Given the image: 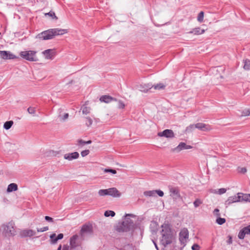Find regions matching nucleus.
<instances>
[{
  "instance_id": "nucleus-15",
  "label": "nucleus",
  "mask_w": 250,
  "mask_h": 250,
  "mask_svg": "<svg viewBox=\"0 0 250 250\" xmlns=\"http://www.w3.org/2000/svg\"><path fill=\"white\" fill-rule=\"evenodd\" d=\"M108 195L113 197H119L121 195L120 191L115 188H109L108 189Z\"/></svg>"
},
{
  "instance_id": "nucleus-46",
  "label": "nucleus",
  "mask_w": 250,
  "mask_h": 250,
  "mask_svg": "<svg viewBox=\"0 0 250 250\" xmlns=\"http://www.w3.org/2000/svg\"><path fill=\"white\" fill-rule=\"evenodd\" d=\"M238 172L244 174L247 172V169L245 167H239L238 168Z\"/></svg>"
},
{
  "instance_id": "nucleus-38",
  "label": "nucleus",
  "mask_w": 250,
  "mask_h": 250,
  "mask_svg": "<svg viewBox=\"0 0 250 250\" xmlns=\"http://www.w3.org/2000/svg\"><path fill=\"white\" fill-rule=\"evenodd\" d=\"M216 223L219 225H222L226 222V219L225 218H221L219 217L216 219Z\"/></svg>"
},
{
  "instance_id": "nucleus-16",
  "label": "nucleus",
  "mask_w": 250,
  "mask_h": 250,
  "mask_svg": "<svg viewBox=\"0 0 250 250\" xmlns=\"http://www.w3.org/2000/svg\"><path fill=\"white\" fill-rule=\"evenodd\" d=\"M79 154L77 152H74L71 153H67L64 155V158L69 161L77 159L79 157Z\"/></svg>"
},
{
  "instance_id": "nucleus-59",
  "label": "nucleus",
  "mask_w": 250,
  "mask_h": 250,
  "mask_svg": "<svg viewBox=\"0 0 250 250\" xmlns=\"http://www.w3.org/2000/svg\"><path fill=\"white\" fill-rule=\"evenodd\" d=\"M62 250H66V249H64V248H63V249H62Z\"/></svg>"
},
{
  "instance_id": "nucleus-54",
  "label": "nucleus",
  "mask_w": 250,
  "mask_h": 250,
  "mask_svg": "<svg viewBox=\"0 0 250 250\" xmlns=\"http://www.w3.org/2000/svg\"><path fill=\"white\" fill-rule=\"evenodd\" d=\"M152 242H153L154 245H155V247L156 249H157V250H159L158 247L156 244V241L152 240Z\"/></svg>"
},
{
  "instance_id": "nucleus-29",
  "label": "nucleus",
  "mask_w": 250,
  "mask_h": 250,
  "mask_svg": "<svg viewBox=\"0 0 250 250\" xmlns=\"http://www.w3.org/2000/svg\"><path fill=\"white\" fill-rule=\"evenodd\" d=\"M13 121H6L3 125V128L6 130L9 129L13 125Z\"/></svg>"
},
{
  "instance_id": "nucleus-36",
  "label": "nucleus",
  "mask_w": 250,
  "mask_h": 250,
  "mask_svg": "<svg viewBox=\"0 0 250 250\" xmlns=\"http://www.w3.org/2000/svg\"><path fill=\"white\" fill-rule=\"evenodd\" d=\"M196 128V124L190 125H189L186 128V132L187 133H189V132L192 131V130H193L194 129H195Z\"/></svg>"
},
{
  "instance_id": "nucleus-25",
  "label": "nucleus",
  "mask_w": 250,
  "mask_h": 250,
  "mask_svg": "<svg viewBox=\"0 0 250 250\" xmlns=\"http://www.w3.org/2000/svg\"><path fill=\"white\" fill-rule=\"evenodd\" d=\"M78 238V236L76 234L73 235L72 237L70 238V244L72 247H76V240Z\"/></svg>"
},
{
  "instance_id": "nucleus-19",
  "label": "nucleus",
  "mask_w": 250,
  "mask_h": 250,
  "mask_svg": "<svg viewBox=\"0 0 250 250\" xmlns=\"http://www.w3.org/2000/svg\"><path fill=\"white\" fill-rule=\"evenodd\" d=\"M100 100L101 102L105 103H109L112 101H116V99L108 95L102 96L101 97Z\"/></svg>"
},
{
  "instance_id": "nucleus-24",
  "label": "nucleus",
  "mask_w": 250,
  "mask_h": 250,
  "mask_svg": "<svg viewBox=\"0 0 250 250\" xmlns=\"http://www.w3.org/2000/svg\"><path fill=\"white\" fill-rule=\"evenodd\" d=\"M244 66L243 68L245 70H250V60L248 59L243 60Z\"/></svg>"
},
{
  "instance_id": "nucleus-30",
  "label": "nucleus",
  "mask_w": 250,
  "mask_h": 250,
  "mask_svg": "<svg viewBox=\"0 0 250 250\" xmlns=\"http://www.w3.org/2000/svg\"><path fill=\"white\" fill-rule=\"evenodd\" d=\"M242 201H247L250 202V194H244L242 193Z\"/></svg>"
},
{
  "instance_id": "nucleus-7",
  "label": "nucleus",
  "mask_w": 250,
  "mask_h": 250,
  "mask_svg": "<svg viewBox=\"0 0 250 250\" xmlns=\"http://www.w3.org/2000/svg\"><path fill=\"white\" fill-rule=\"evenodd\" d=\"M242 193H238L237 195L230 196L228 198L227 200L225 202L226 206H229L232 203L242 202Z\"/></svg>"
},
{
  "instance_id": "nucleus-39",
  "label": "nucleus",
  "mask_w": 250,
  "mask_h": 250,
  "mask_svg": "<svg viewBox=\"0 0 250 250\" xmlns=\"http://www.w3.org/2000/svg\"><path fill=\"white\" fill-rule=\"evenodd\" d=\"M202 204V201L199 199H196L193 202L194 206L195 208L198 207Z\"/></svg>"
},
{
  "instance_id": "nucleus-23",
  "label": "nucleus",
  "mask_w": 250,
  "mask_h": 250,
  "mask_svg": "<svg viewBox=\"0 0 250 250\" xmlns=\"http://www.w3.org/2000/svg\"><path fill=\"white\" fill-rule=\"evenodd\" d=\"M42 53L47 59H51L52 58L53 50L51 49H47L44 50Z\"/></svg>"
},
{
  "instance_id": "nucleus-56",
  "label": "nucleus",
  "mask_w": 250,
  "mask_h": 250,
  "mask_svg": "<svg viewBox=\"0 0 250 250\" xmlns=\"http://www.w3.org/2000/svg\"><path fill=\"white\" fill-rule=\"evenodd\" d=\"M127 216H135L132 214H126L125 215V217H126Z\"/></svg>"
},
{
  "instance_id": "nucleus-28",
  "label": "nucleus",
  "mask_w": 250,
  "mask_h": 250,
  "mask_svg": "<svg viewBox=\"0 0 250 250\" xmlns=\"http://www.w3.org/2000/svg\"><path fill=\"white\" fill-rule=\"evenodd\" d=\"M124 223H125V225L128 227V228L130 229L131 227L133 226V221L129 218H125V221H123Z\"/></svg>"
},
{
  "instance_id": "nucleus-2",
  "label": "nucleus",
  "mask_w": 250,
  "mask_h": 250,
  "mask_svg": "<svg viewBox=\"0 0 250 250\" xmlns=\"http://www.w3.org/2000/svg\"><path fill=\"white\" fill-rule=\"evenodd\" d=\"M162 238L160 239V242L162 245L164 247H166L167 245L172 243L173 235L171 229L168 225H162Z\"/></svg>"
},
{
  "instance_id": "nucleus-57",
  "label": "nucleus",
  "mask_w": 250,
  "mask_h": 250,
  "mask_svg": "<svg viewBox=\"0 0 250 250\" xmlns=\"http://www.w3.org/2000/svg\"><path fill=\"white\" fill-rule=\"evenodd\" d=\"M62 249V246L60 245L59 247L57 249V250H61Z\"/></svg>"
},
{
  "instance_id": "nucleus-8",
  "label": "nucleus",
  "mask_w": 250,
  "mask_h": 250,
  "mask_svg": "<svg viewBox=\"0 0 250 250\" xmlns=\"http://www.w3.org/2000/svg\"><path fill=\"white\" fill-rule=\"evenodd\" d=\"M18 57L12 54L10 51H0V58L4 60L14 59Z\"/></svg>"
},
{
  "instance_id": "nucleus-12",
  "label": "nucleus",
  "mask_w": 250,
  "mask_h": 250,
  "mask_svg": "<svg viewBox=\"0 0 250 250\" xmlns=\"http://www.w3.org/2000/svg\"><path fill=\"white\" fill-rule=\"evenodd\" d=\"M153 88V85L150 83H144L137 86V89L141 92H147L149 89Z\"/></svg>"
},
{
  "instance_id": "nucleus-49",
  "label": "nucleus",
  "mask_w": 250,
  "mask_h": 250,
  "mask_svg": "<svg viewBox=\"0 0 250 250\" xmlns=\"http://www.w3.org/2000/svg\"><path fill=\"white\" fill-rule=\"evenodd\" d=\"M125 106V104L121 101H119L118 102V107L119 108H124Z\"/></svg>"
},
{
  "instance_id": "nucleus-50",
  "label": "nucleus",
  "mask_w": 250,
  "mask_h": 250,
  "mask_svg": "<svg viewBox=\"0 0 250 250\" xmlns=\"http://www.w3.org/2000/svg\"><path fill=\"white\" fill-rule=\"evenodd\" d=\"M192 250H199L200 247L197 244H194L191 247Z\"/></svg>"
},
{
  "instance_id": "nucleus-18",
  "label": "nucleus",
  "mask_w": 250,
  "mask_h": 250,
  "mask_svg": "<svg viewBox=\"0 0 250 250\" xmlns=\"http://www.w3.org/2000/svg\"><path fill=\"white\" fill-rule=\"evenodd\" d=\"M35 234L36 232L32 229H24L21 232V235L23 237H31Z\"/></svg>"
},
{
  "instance_id": "nucleus-44",
  "label": "nucleus",
  "mask_w": 250,
  "mask_h": 250,
  "mask_svg": "<svg viewBox=\"0 0 250 250\" xmlns=\"http://www.w3.org/2000/svg\"><path fill=\"white\" fill-rule=\"evenodd\" d=\"M45 15V16L48 15V16L52 17L53 19H58L57 17L56 16L55 13L53 12H52V11H50L47 13H46Z\"/></svg>"
},
{
  "instance_id": "nucleus-47",
  "label": "nucleus",
  "mask_w": 250,
  "mask_h": 250,
  "mask_svg": "<svg viewBox=\"0 0 250 250\" xmlns=\"http://www.w3.org/2000/svg\"><path fill=\"white\" fill-rule=\"evenodd\" d=\"M49 229L48 227H44L40 229H37L38 232H43L48 230Z\"/></svg>"
},
{
  "instance_id": "nucleus-14",
  "label": "nucleus",
  "mask_w": 250,
  "mask_h": 250,
  "mask_svg": "<svg viewBox=\"0 0 250 250\" xmlns=\"http://www.w3.org/2000/svg\"><path fill=\"white\" fill-rule=\"evenodd\" d=\"M125 223L123 222L119 223L116 227V230L119 232L129 231L130 229L125 225Z\"/></svg>"
},
{
  "instance_id": "nucleus-22",
  "label": "nucleus",
  "mask_w": 250,
  "mask_h": 250,
  "mask_svg": "<svg viewBox=\"0 0 250 250\" xmlns=\"http://www.w3.org/2000/svg\"><path fill=\"white\" fill-rule=\"evenodd\" d=\"M18 189V186L16 184L11 183L8 186L7 191L11 192L12 191H16Z\"/></svg>"
},
{
  "instance_id": "nucleus-45",
  "label": "nucleus",
  "mask_w": 250,
  "mask_h": 250,
  "mask_svg": "<svg viewBox=\"0 0 250 250\" xmlns=\"http://www.w3.org/2000/svg\"><path fill=\"white\" fill-rule=\"evenodd\" d=\"M104 172H106V173L110 172L114 174H115L117 173V171L116 170L113 169H110V168H105L104 169Z\"/></svg>"
},
{
  "instance_id": "nucleus-21",
  "label": "nucleus",
  "mask_w": 250,
  "mask_h": 250,
  "mask_svg": "<svg viewBox=\"0 0 250 250\" xmlns=\"http://www.w3.org/2000/svg\"><path fill=\"white\" fill-rule=\"evenodd\" d=\"M205 32L204 29H202L200 27H196L193 29L191 31L188 32V34H193L194 35H201Z\"/></svg>"
},
{
  "instance_id": "nucleus-27",
  "label": "nucleus",
  "mask_w": 250,
  "mask_h": 250,
  "mask_svg": "<svg viewBox=\"0 0 250 250\" xmlns=\"http://www.w3.org/2000/svg\"><path fill=\"white\" fill-rule=\"evenodd\" d=\"M144 194L146 197H154L156 196V190L145 191Z\"/></svg>"
},
{
  "instance_id": "nucleus-51",
  "label": "nucleus",
  "mask_w": 250,
  "mask_h": 250,
  "mask_svg": "<svg viewBox=\"0 0 250 250\" xmlns=\"http://www.w3.org/2000/svg\"><path fill=\"white\" fill-rule=\"evenodd\" d=\"M156 194H157L160 197L164 196V192L161 190H156Z\"/></svg>"
},
{
  "instance_id": "nucleus-55",
  "label": "nucleus",
  "mask_w": 250,
  "mask_h": 250,
  "mask_svg": "<svg viewBox=\"0 0 250 250\" xmlns=\"http://www.w3.org/2000/svg\"><path fill=\"white\" fill-rule=\"evenodd\" d=\"M228 243L230 244H231L232 243V239H231V237H229V240L228 241Z\"/></svg>"
},
{
  "instance_id": "nucleus-33",
  "label": "nucleus",
  "mask_w": 250,
  "mask_h": 250,
  "mask_svg": "<svg viewBox=\"0 0 250 250\" xmlns=\"http://www.w3.org/2000/svg\"><path fill=\"white\" fill-rule=\"evenodd\" d=\"M92 143L91 140H89L87 141H84L82 139H79L78 140V145L83 146L86 144H90Z\"/></svg>"
},
{
  "instance_id": "nucleus-31",
  "label": "nucleus",
  "mask_w": 250,
  "mask_h": 250,
  "mask_svg": "<svg viewBox=\"0 0 250 250\" xmlns=\"http://www.w3.org/2000/svg\"><path fill=\"white\" fill-rule=\"evenodd\" d=\"M226 192V189L224 188H220L218 191L215 189H212L211 192L214 193H218L220 195L225 193Z\"/></svg>"
},
{
  "instance_id": "nucleus-37",
  "label": "nucleus",
  "mask_w": 250,
  "mask_h": 250,
  "mask_svg": "<svg viewBox=\"0 0 250 250\" xmlns=\"http://www.w3.org/2000/svg\"><path fill=\"white\" fill-rule=\"evenodd\" d=\"M204 12L203 11H201L197 17V20L199 22H202L203 21L204 19Z\"/></svg>"
},
{
  "instance_id": "nucleus-53",
  "label": "nucleus",
  "mask_w": 250,
  "mask_h": 250,
  "mask_svg": "<svg viewBox=\"0 0 250 250\" xmlns=\"http://www.w3.org/2000/svg\"><path fill=\"white\" fill-rule=\"evenodd\" d=\"M214 214L217 217H219L220 216V214L219 213V210L218 208H215L214 210Z\"/></svg>"
},
{
  "instance_id": "nucleus-42",
  "label": "nucleus",
  "mask_w": 250,
  "mask_h": 250,
  "mask_svg": "<svg viewBox=\"0 0 250 250\" xmlns=\"http://www.w3.org/2000/svg\"><path fill=\"white\" fill-rule=\"evenodd\" d=\"M28 112L32 115H34L36 112V109L35 107H29L27 109Z\"/></svg>"
},
{
  "instance_id": "nucleus-1",
  "label": "nucleus",
  "mask_w": 250,
  "mask_h": 250,
  "mask_svg": "<svg viewBox=\"0 0 250 250\" xmlns=\"http://www.w3.org/2000/svg\"><path fill=\"white\" fill-rule=\"evenodd\" d=\"M67 32L66 29L59 28L49 29L38 34L36 36V38L41 40H48L52 39L56 36L62 35Z\"/></svg>"
},
{
  "instance_id": "nucleus-9",
  "label": "nucleus",
  "mask_w": 250,
  "mask_h": 250,
  "mask_svg": "<svg viewBox=\"0 0 250 250\" xmlns=\"http://www.w3.org/2000/svg\"><path fill=\"white\" fill-rule=\"evenodd\" d=\"M168 188L170 192V195L173 199H177L180 196L179 190L178 188L169 186L168 187Z\"/></svg>"
},
{
  "instance_id": "nucleus-13",
  "label": "nucleus",
  "mask_w": 250,
  "mask_h": 250,
  "mask_svg": "<svg viewBox=\"0 0 250 250\" xmlns=\"http://www.w3.org/2000/svg\"><path fill=\"white\" fill-rule=\"evenodd\" d=\"M246 234H250V225L240 230L238 237L240 239H243Z\"/></svg>"
},
{
  "instance_id": "nucleus-11",
  "label": "nucleus",
  "mask_w": 250,
  "mask_h": 250,
  "mask_svg": "<svg viewBox=\"0 0 250 250\" xmlns=\"http://www.w3.org/2000/svg\"><path fill=\"white\" fill-rule=\"evenodd\" d=\"M158 135L160 137L172 138L174 137V132L170 129H165L162 132H159Z\"/></svg>"
},
{
  "instance_id": "nucleus-32",
  "label": "nucleus",
  "mask_w": 250,
  "mask_h": 250,
  "mask_svg": "<svg viewBox=\"0 0 250 250\" xmlns=\"http://www.w3.org/2000/svg\"><path fill=\"white\" fill-rule=\"evenodd\" d=\"M81 109L83 114H87L90 113V108L86 106H83Z\"/></svg>"
},
{
  "instance_id": "nucleus-20",
  "label": "nucleus",
  "mask_w": 250,
  "mask_h": 250,
  "mask_svg": "<svg viewBox=\"0 0 250 250\" xmlns=\"http://www.w3.org/2000/svg\"><path fill=\"white\" fill-rule=\"evenodd\" d=\"M56 237V234L53 233L50 236L51 241L52 244H56L59 240H61L63 238V234L62 233H60L56 237V239H54V238Z\"/></svg>"
},
{
  "instance_id": "nucleus-40",
  "label": "nucleus",
  "mask_w": 250,
  "mask_h": 250,
  "mask_svg": "<svg viewBox=\"0 0 250 250\" xmlns=\"http://www.w3.org/2000/svg\"><path fill=\"white\" fill-rule=\"evenodd\" d=\"M242 115L244 116H250V109H245L242 111Z\"/></svg>"
},
{
  "instance_id": "nucleus-17",
  "label": "nucleus",
  "mask_w": 250,
  "mask_h": 250,
  "mask_svg": "<svg viewBox=\"0 0 250 250\" xmlns=\"http://www.w3.org/2000/svg\"><path fill=\"white\" fill-rule=\"evenodd\" d=\"M196 128L202 131H207L210 129V126L208 125L202 123H199L196 124Z\"/></svg>"
},
{
  "instance_id": "nucleus-35",
  "label": "nucleus",
  "mask_w": 250,
  "mask_h": 250,
  "mask_svg": "<svg viewBox=\"0 0 250 250\" xmlns=\"http://www.w3.org/2000/svg\"><path fill=\"white\" fill-rule=\"evenodd\" d=\"M98 194L101 196L108 195V189H100L98 191Z\"/></svg>"
},
{
  "instance_id": "nucleus-26",
  "label": "nucleus",
  "mask_w": 250,
  "mask_h": 250,
  "mask_svg": "<svg viewBox=\"0 0 250 250\" xmlns=\"http://www.w3.org/2000/svg\"><path fill=\"white\" fill-rule=\"evenodd\" d=\"M166 87V85L162 83H157L155 85H153V88L155 90H163Z\"/></svg>"
},
{
  "instance_id": "nucleus-3",
  "label": "nucleus",
  "mask_w": 250,
  "mask_h": 250,
  "mask_svg": "<svg viewBox=\"0 0 250 250\" xmlns=\"http://www.w3.org/2000/svg\"><path fill=\"white\" fill-rule=\"evenodd\" d=\"M0 230L6 237L14 236L16 234L14 223L13 222L2 225L0 228Z\"/></svg>"
},
{
  "instance_id": "nucleus-58",
  "label": "nucleus",
  "mask_w": 250,
  "mask_h": 250,
  "mask_svg": "<svg viewBox=\"0 0 250 250\" xmlns=\"http://www.w3.org/2000/svg\"><path fill=\"white\" fill-rule=\"evenodd\" d=\"M56 237L57 236H56V237L54 238V239H56Z\"/></svg>"
},
{
  "instance_id": "nucleus-34",
  "label": "nucleus",
  "mask_w": 250,
  "mask_h": 250,
  "mask_svg": "<svg viewBox=\"0 0 250 250\" xmlns=\"http://www.w3.org/2000/svg\"><path fill=\"white\" fill-rule=\"evenodd\" d=\"M104 215L105 217H113L115 216V213L112 210H106L104 212Z\"/></svg>"
},
{
  "instance_id": "nucleus-4",
  "label": "nucleus",
  "mask_w": 250,
  "mask_h": 250,
  "mask_svg": "<svg viewBox=\"0 0 250 250\" xmlns=\"http://www.w3.org/2000/svg\"><path fill=\"white\" fill-rule=\"evenodd\" d=\"M37 52L33 50L21 51L20 55L23 59L30 62H36L38 60L36 56Z\"/></svg>"
},
{
  "instance_id": "nucleus-5",
  "label": "nucleus",
  "mask_w": 250,
  "mask_h": 250,
  "mask_svg": "<svg viewBox=\"0 0 250 250\" xmlns=\"http://www.w3.org/2000/svg\"><path fill=\"white\" fill-rule=\"evenodd\" d=\"M93 232L92 225L90 223H87L82 226L80 234L83 239H84L86 237L91 235Z\"/></svg>"
},
{
  "instance_id": "nucleus-10",
  "label": "nucleus",
  "mask_w": 250,
  "mask_h": 250,
  "mask_svg": "<svg viewBox=\"0 0 250 250\" xmlns=\"http://www.w3.org/2000/svg\"><path fill=\"white\" fill-rule=\"evenodd\" d=\"M192 147L190 145H187L185 143L181 142L175 148L172 149L173 151L179 152L184 149H188L191 148Z\"/></svg>"
},
{
  "instance_id": "nucleus-48",
  "label": "nucleus",
  "mask_w": 250,
  "mask_h": 250,
  "mask_svg": "<svg viewBox=\"0 0 250 250\" xmlns=\"http://www.w3.org/2000/svg\"><path fill=\"white\" fill-rule=\"evenodd\" d=\"M89 152L90 151L88 149L83 150L81 152V155L82 156V157H85L87 156L89 153Z\"/></svg>"
},
{
  "instance_id": "nucleus-41",
  "label": "nucleus",
  "mask_w": 250,
  "mask_h": 250,
  "mask_svg": "<svg viewBox=\"0 0 250 250\" xmlns=\"http://www.w3.org/2000/svg\"><path fill=\"white\" fill-rule=\"evenodd\" d=\"M85 119H86V121H85L86 125L87 126H90L92 124V123H93V121H92V119L90 118V117H86Z\"/></svg>"
},
{
  "instance_id": "nucleus-43",
  "label": "nucleus",
  "mask_w": 250,
  "mask_h": 250,
  "mask_svg": "<svg viewBox=\"0 0 250 250\" xmlns=\"http://www.w3.org/2000/svg\"><path fill=\"white\" fill-rule=\"evenodd\" d=\"M69 116L68 113H64L63 116H62L61 114H59V117L60 118V119L62 121H65L66 120Z\"/></svg>"
},
{
  "instance_id": "nucleus-6",
  "label": "nucleus",
  "mask_w": 250,
  "mask_h": 250,
  "mask_svg": "<svg viewBox=\"0 0 250 250\" xmlns=\"http://www.w3.org/2000/svg\"><path fill=\"white\" fill-rule=\"evenodd\" d=\"M188 238V231L187 229L184 228L179 233V240L181 244L183 245V247L185 246Z\"/></svg>"
},
{
  "instance_id": "nucleus-52",
  "label": "nucleus",
  "mask_w": 250,
  "mask_h": 250,
  "mask_svg": "<svg viewBox=\"0 0 250 250\" xmlns=\"http://www.w3.org/2000/svg\"><path fill=\"white\" fill-rule=\"evenodd\" d=\"M45 220L48 222H53V219L52 217L48 216H45Z\"/></svg>"
}]
</instances>
